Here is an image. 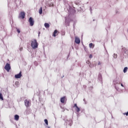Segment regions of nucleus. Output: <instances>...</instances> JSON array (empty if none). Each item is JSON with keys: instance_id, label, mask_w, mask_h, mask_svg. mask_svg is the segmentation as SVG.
Here are the masks:
<instances>
[{"instance_id": "nucleus-23", "label": "nucleus", "mask_w": 128, "mask_h": 128, "mask_svg": "<svg viewBox=\"0 0 128 128\" xmlns=\"http://www.w3.org/2000/svg\"><path fill=\"white\" fill-rule=\"evenodd\" d=\"M98 65L102 64V62H99L98 63Z\"/></svg>"}, {"instance_id": "nucleus-13", "label": "nucleus", "mask_w": 128, "mask_h": 128, "mask_svg": "<svg viewBox=\"0 0 128 128\" xmlns=\"http://www.w3.org/2000/svg\"><path fill=\"white\" fill-rule=\"evenodd\" d=\"M44 26L46 28H50V24L48 23H45L44 24Z\"/></svg>"}, {"instance_id": "nucleus-17", "label": "nucleus", "mask_w": 128, "mask_h": 128, "mask_svg": "<svg viewBox=\"0 0 128 128\" xmlns=\"http://www.w3.org/2000/svg\"><path fill=\"white\" fill-rule=\"evenodd\" d=\"M0 100H4V97H2V93H0Z\"/></svg>"}, {"instance_id": "nucleus-5", "label": "nucleus", "mask_w": 128, "mask_h": 128, "mask_svg": "<svg viewBox=\"0 0 128 128\" xmlns=\"http://www.w3.org/2000/svg\"><path fill=\"white\" fill-rule=\"evenodd\" d=\"M24 104L26 108H29L30 105L31 104L30 100H24Z\"/></svg>"}, {"instance_id": "nucleus-15", "label": "nucleus", "mask_w": 128, "mask_h": 128, "mask_svg": "<svg viewBox=\"0 0 128 128\" xmlns=\"http://www.w3.org/2000/svg\"><path fill=\"white\" fill-rule=\"evenodd\" d=\"M128 72V67H125L124 69V72L126 73Z\"/></svg>"}, {"instance_id": "nucleus-11", "label": "nucleus", "mask_w": 128, "mask_h": 128, "mask_svg": "<svg viewBox=\"0 0 128 128\" xmlns=\"http://www.w3.org/2000/svg\"><path fill=\"white\" fill-rule=\"evenodd\" d=\"M89 48H94V44L92 43H90L89 44Z\"/></svg>"}, {"instance_id": "nucleus-20", "label": "nucleus", "mask_w": 128, "mask_h": 128, "mask_svg": "<svg viewBox=\"0 0 128 128\" xmlns=\"http://www.w3.org/2000/svg\"><path fill=\"white\" fill-rule=\"evenodd\" d=\"M18 84H19V82H18V81H16V82H15V84H16V86H18Z\"/></svg>"}, {"instance_id": "nucleus-10", "label": "nucleus", "mask_w": 128, "mask_h": 128, "mask_svg": "<svg viewBox=\"0 0 128 128\" xmlns=\"http://www.w3.org/2000/svg\"><path fill=\"white\" fill-rule=\"evenodd\" d=\"M58 30H55L54 31V32H53L52 36L56 37V36H58Z\"/></svg>"}, {"instance_id": "nucleus-12", "label": "nucleus", "mask_w": 128, "mask_h": 128, "mask_svg": "<svg viewBox=\"0 0 128 128\" xmlns=\"http://www.w3.org/2000/svg\"><path fill=\"white\" fill-rule=\"evenodd\" d=\"M20 119V116L18 114L14 116V120H18Z\"/></svg>"}, {"instance_id": "nucleus-16", "label": "nucleus", "mask_w": 128, "mask_h": 128, "mask_svg": "<svg viewBox=\"0 0 128 128\" xmlns=\"http://www.w3.org/2000/svg\"><path fill=\"white\" fill-rule=\"evenodd\" d=\"M44 122L45 124H46V126H48V120L45 119L44 120Z\"/></svg>"}, {"instance_id": "nucleus-18", "label": "nucleus", "mask_w": 128, "mask_h": 128, "mask_svg": "<svg viewBox=\"0 0 128 128\" xmlns=\"http://www.w3.org/2000/svg\"><path fill=\"white\" fill-rule=\"evenodd\" d=\"M48 4H49V6H50H50H54V3H52V2H51Z\"/></svg>"}, {"instance_id": "nucleus-26", "label": "nucleus", "mask_w": 128, "mask_h": 128, "mask_svg": "<svg viewBox=\"0 0 128 128\" xmlns=\"http://www.w3.org/2000/svg\"><path fill=\"white\" fill-rule=\"evenodd\" d=\"M40 32H38V36H40Z\"/></svg>"}, {"instance_id": "nucleus-25", "label": "nucleus", "mask_w": 128, "mask_h": 128, "mask_svg": "<svg viewBox=\"0 0 128 128\" xmlns=\"http://www.w3.org/2000/svg\"><path fill=\"white\" fill-rule=\"evenodd\" d=\"M121 86L124 87V85L122 84H121Z\"/></svg>"}, {"instance_id": "nucleus-6", "label": "nucleus", "mask_w": 128, "mask_h": 128, "mask_svg": "<svg viewBox=\"0 0 128 128\" xmlns=\"http://www.w3.org/2000/svg\"><path fill=\"white\" fill-rule=\"evenodd\" d=\"M73 108H75V110H76V112H80V108L78 106V104H75L73 106Z\"/></svg>"}, {"instance_id": "nucleus-3", "label": "nucleus", "mask_w": 128, "mask_h": 128, "mask_svg": "<svg viewBox=\"0 0 128 128\" xmlns=\"http://www.w3.org/2000/svg\"><path fill=\"white\" fill-rule=\"evenodd\" d=\"M26 16V13L24 12H21L19 14V18H22L24 20Z\"/></svg>"}, {"instance_id": "nucleus-24", "label": "nucleus", "mask_w": 128, "mask_h": 128, "mask_svg": "<svg viewBox=\"0 0 128 128\" xmlns=\"http://www.w3.org/2000/svg\"><path fill=\"white\" fill-rule=\"evenodd\" d=\"M117 56H117V55H116V56H114V58H116Z\"/></svg>"}, {"instance_id": "nucleus-19", "label": "nucleus", "mask_w": 128, "mask_h": 128, "mask_svg": "<svg viewBox=\"0 0 128 128\" xmlns=\"http://www.w3.org/2000/svg\"><path fill=\"white\" fill-rule=\"evenodd\" d=\"M16 30L17 32H18V34H20V29L16 28Z\"/></svg>"}, {"instance_id": "nucleus-4", "label": "nucleus", "mask_w": 128, "mask_h": 128, "mask_svg": "<svg viewBox=\"0 0 128 128\" xmlns=\"http://www.w3.org/2000/svg\"><path fill=\"white\" fill-rule=\"evenodd\" d=\"M28 22H30V26H32L34 24V18H32L30 17L28 19Z\"/></svg>"}, {"instance_id": "nucleus-9", "label": "nucleus", "mask_w": 128, "mask_h": 128, "mask_svg": "<svg viewBox=\"0 0 128 128\" xmlns=\"http://www.w3.org/2000/svg\"><path fill=\"white\" fill-rule=\"evenodd\" d=\"M14 78H22V72H20L18 74H16Z\"/></svg>"}, {"instance_id": "nucleus-22", "label": "nucleus", "mask_w": 128, "mask_h": 128, "mask_svg": "<svg viewBox=\"0 0 128 128\" xmlns=\"http://www.w3.org/2000/svg\"><path fill=\"white\" fill-rule=\"evenodd\" d=\"M90 58H92V55L90 54L89 56Z\"/></svg>"}, {"instance_id": "nucleus-1", "label": "nucleus", "mask_w": 128, "mask_h": 128, "mask_svg": "<svg viewBox=\"0 0 128 128\" xmlns=\"http://www.w3.org/2000/svg\"><path fill=\"white\" fill-rule=\"evenodd\" d=\"M31 46L34 50L37 48L38 46V44L36 40L34 39L31 42Z\"/></svg>"}, {"instance_id": "nucleus-21", "label": "nucleus", "mask_w": 128, "mask_h": 128, "mask_svg": "<svg viewBox=\"0 0 128 128\" xmlns=\"http://www.w3.org/2000/svg\"><path fill=\"white\" fill-rule=\"evenodd\" d=\"M23 49H24V48H22V47H21V48H20V52H22V50Z\"/></svg>"}, {"instance_id": "nucleus-8", "label": "nucleus", "mask_w": 128, "mask_h": 128, "mask_svg": "<svg viewBox=\"0 0 128 128\" xmlns=\"http://www.w3.org/2000/svg\"><path fill=\"white\" fill-rule=\"evenodd\" d=\"M75 42L78 44H80V40L78 37H75Z\"/></svg>"}, {"instance_id": "nucleus-7", "label": "nucleus", "mask_w": 128, "mask_h": 128, "mask_svg": "<svg viewBox=\"0 0 128 128\" xmlns=\"http://www.w3.org/2000/svg\"><path fill=\"white\" fill-rule=\"evenodd\" d=\"M60 102L62 104H64V102H66V97L64 96L60 98Z\"/></svg>"}, {"instance_id": "nucleus-2", "label": "nucleus", "mask_w": 128, "mask_h": 128, "mask_svg": "<svg viewBox=\"0 0 128 128\" xmlns=\"http://www.w3.org/2000/svg\"><path fill=\"white\" fill-rule=\"evenodd\" d=\"M12 67H10V64L8 63H6V65L4 66V70H6L8 72H9L10 70Z\"/></svg>"}, {"instance_id": "nucleus-14", "label": "nucleus", "mask_w": 128, "mask_h": 128, "mask_svg": "<svg viewBox=\"0 0 128 128\" xmlns=\"http://www.w3.org/2000/svg\"><path fill=\"white\" fill-rule=\"evenodd\" d=\"M38 12L40 14H42V8H40Z\"/></svg>"}]
</instances>
